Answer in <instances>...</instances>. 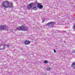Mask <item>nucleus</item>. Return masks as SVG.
Here are the masks:
<instances>
[{"instance_id":"nucleus-3","label":"nucleus","mask_w":75,"mask_h":75,"mask_svg":"<svg viewBox=\"0 0 75 75\" xmlns=\"http://www.w3.org/2000/svg\"><path fill=\"white\" fill-rule=\"evenodd\" d=\"M33 4H34V3H31L28 4V9H31L33 8Z\"/></svg>"},{"instance_id":"nucleus-10","label":"nucleus","mask_w":75,"mask_h":75,"mask_svg":"<svg viewBox=\"0 0 75 75\" xmlns=\"http://www.w3.org/2000/svg\"><path fill=\"white\" fill-rule=\"evenodd\" d=\"M72 64V67H74V66L75 67V62L74 63H73Z\"/></svg>"},{"instance_id":"nucleus-8","label":"nucleus","mask_w":75,"mask_h":75,"mask_svg":"<svg viewBox=\"0 0 75 75\" xmlns=\"http://www.w3.org/2000/svg\"><path fill=\"white\" fill-rule=\"evenodd\" d=\"M32 9L34 10H37L38 8L37 6H35L32 8Z\"/></svg>"},{"instance_id":"nucleus-13","label":"nucleus","mask_w":75,"mask_h":75,"mask_svg":"<svg viewBox=\"0 0 75 75\" xmlns=\"http://www.w3.org/2000/svg\"><path fill=\"white\" fill-rule=\"evenodd\" d=\"M73 28H74L75 29V24L74 25V26H73Z\"/></svg>"},{"instance_id":"nucleus-2","label":"nucleus","mask_w":75,"mask_h":75,"mask_svg":"<svg viewBox=\"0 0 75 75\" xmlns=\"http://www.w3.org/2000/svg\"><path fill=\"white\" fill-rule=\"evenodd\" d=\"M28 30V29L27 27L25 26V25H22L19 27L18 28H17L15 30L16 31L17 30L18 31H20V30H21V31H27Z\"/></svg>"},{"instance_id":"nucleus-1","label":"nucleus","mask_w":75,"mask_h":75,"mask_svg":"<svg viewBox=\"0 0 75 75\" xmlns=\"http://www.w3.org/2000/svg\"><path fill=\"white\" fill-rule=\"evenodd\" d=\"M2 7H4V8H8V7H13L12 3L11 4V6H10V3L7 1L3 2L2 4Z\"/></svg>"},{"instance_id":"nucleus-4","label":"nucleus","mask_w":75,"mask_h":75,"mask_svg":"<svg viewBox=\"0 0 75 75\" xmlns=\"http://www.w3.org/2000/svg\"><path fill=\"white\" fill-rule=\"evenodd\" d=\"M55 22H50L47 24H46V25H48V26H50V27H52L53 25H54V24H55Z\"/></svg>"},{"instance_id":"nucleus-11","label":"nucleus","mask_w":75,"mask_h":75,"mask_svg":"<svg viewBox=\"0 0 75 75\" xmlns=\"http://www.w3.org/2000/svg\"><path fill=\"white\" fill-rule=\"evenodd\" d=\"M47 69H50V68L49 67V68H47Z\"/></svg>"},{"instance_id":"nucleus-6","label":"nucleus","mask_w":75,"mask_h":75,"mask_svg":"<svg viewBox=\"0 0 75 75\" xmlns=\"http://www.w3.org/2000/svg\"><path fill=\"white\" fill-rule=\"evenodd\" d=\"M42 4L40 3H38L37 6L39 8H43V6L41 5Z\"/></svg>"},{"instance_id":"nucleus-7","label":"nucleus","mask_w":75,"mask_h":75,"mask_svg":"<svg viewBox=\"0 0 75 75\" xmlns=\"http://www.w3.org/2000/svg\"><path fill=\"white\" fill-rule=\"evenodd\" d=\"M30 43V42L29 40H26L24 42V43L25 45H28Z\"/></svg>"},{"instance_id":"nucleus-5","label":"nucleus","mask_w":75,"mask_h":75,"mask_svg":"<svg viewBox=\"0 0 75 75\" xmlns=\"http://www.w3.org/2000/svg\"><path fill=\"white\" fill-rule=\"evenodd\" d=\"M7 27V26L6 25H2L0 26V30H4V29L6 28Z\"/></svg>"},{"instance_id":"nucleus-9","label":"nucleus","mask_w":75,"mask_h":75,"mask_svg":"<svg viewBox=\"0 0 75 75\" xmlns=\"http://www.w3.org/2000/svg\"><path fill=\"white\" fill-rule=\"evenodd\" d=\"M48 62H49V61L48 60H45L44 62L45 64H47V63H48Z\"/></svg>"},{"instance_id":"nucleus-12","label":"nucleus","mask_w":75,"mask_h":75,"mask_svg":"<svg viewBox=\"0 0 75 75\" xmlns=\"http://www.w3.org/2000/svg\"><path fill=\"white\" fill-rule=\"evenodd\" d=\"M54 52L55 53V52H56V51H55V50H54Z\"/></svg>"},{"instance_id":"nucleus-14","label":"nucleus","mask_w":75,"mask_h":75,"mask_svg":"<svg viewBox=\"0 0 75 75\" xmlns=\"http://www.w3.org/2000/svg\"><path fill=\"white\" fill-rule=\"evenodd\" d=\"M8 47H9V46H7V48H8Z\"/></svg>"}]
</instances>
